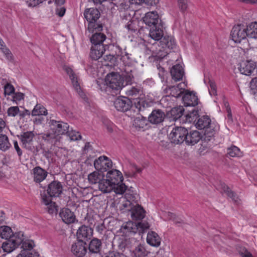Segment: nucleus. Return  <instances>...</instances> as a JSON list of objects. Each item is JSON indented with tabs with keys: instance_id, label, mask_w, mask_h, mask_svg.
I'll return each mask as SVG.
<instances>
[{
	"instance_id": "f257e3e1",
	"label": "nucleus",
	"mask_w": 257,
	"mask_h": 257,
	"mask_svg": "<svg viewBox=\"0 0 257 257\" xmlns=\"http://www.w3.org/2000/svg\"><path fill=\"white\" fill-rule=\"evenodd\" d=\"M164 24H159L151 27L149 32L150 37L156 41L160 40L159 42L154 44L157 45L158 48L153 50V52L158 59H163L167 56L171 50L176 46V43L173 38L169 36H164Z\"/></svg>"
},
{
	"instance_id": "f03ea898",
	"label": "nucleus",
	"mask_w": 257,
	"mask_h": 257,
	"mask_svg": "<svg viewBox=\"0 0 257 257\" xmlns=\"http://www.w3.org/2000/svg\"><path fill=\"white\" fill-rule=\"evenodd\" d=\"M84 16L88 23L86 34L93 33L94 31L102 30V24L97 23L100 14L97 9L92 8L86 9L84 12Z\"/></svg>"
},
{
	"instance_id": "7ed1b4c3",
	"label": "nucleus",
	"mask_w": 257,
	"mask_h": 257,
	"mask_svg": "<svg viewBox=\"0 0 257 257\" xmlns=\"http://www.w3.org/2000/svg\"><path fill=\"white\" fill-rule=\"evenodd\" d=\"M149 227L150 225L147 222L136 223L133 221H128L121 226L119 230L123 235L128 236L137 232L141 235Z\"/></svg>"
},
{
	"instance_id": "20e7f679",
	"label": "nucleus",
	"mask_w": 257,
	"mask_h": 257,
	"mask_svg": "<svg viewBox=\"0 0 257 257\" xmlns=\"http://www.w3.org/2000/svg\"><path fill=\"white\" fill-rule=\"evenodd\" d=\"M196 128L205 130L204 135L206 137H211L218 130L219 126L215 122H212L210 118L206 115L200 117L195 123Z\"/></svg>"
},
{
	"instance_id": "39448f33",
	"label": "nucleus",
	"mask_w": 257,
	"mask_h": 257,
	"mask_svg": "<svg viewBox=\"0 0 257 257\" xmlns=\"http://www.w3.org/2000/svg\"><path fill=\"white\" fill-rule=\"evenodd\" d=\"M105 82L107 87L115 91L120 90L124 86L123 77L116 72L108 74L105 78Z\"/></svg>"
},
{
	"instance_id": "423d86ee",
	"label": "nucleus",
	"mask_w": 257,
	"mask_h": 257,
	"mask_svg": "<svg viewBox=\"0 0 257 257\" xmlns=\"http://www.w3.org/2000/svg\"><path fill=\"white\" fill-rule=\"evenodd\" d=\"M249 25L246 26L242 24H239L234 26L231 32V36L232 40L235 43H240L242 40L248 38V29Z\"/></svg>"
},
{
	"instance_id": "0eeeda50",
	"label": "nucleus",
	"mask_w": 257,
	"mask_h": 257,
	"mask_svg": "<svg viewBox=\"0 0 257 257\" xmlns=\"http://www.w3.org/2000/svg\"><path fill=\"white\" fill-rule=\"evenodd\" d=\"M187 129L184 127L178 126L173 128L169 135V138L172 143L180 144L185 140Z\"/></svg>"
},
{
	"instance_id": "6e6552de",
	"label": "nucleus",
	"mask_w": 257,
	"mask_h": 257,
	"mask_svg": "<svg viewBox=\"0 0 257 257\" xmlns=\"http://www.w3.org/2000/svg\"><path fill=\"white\" fill-rule=\"evenodd\" d=\"M49 124L51 131H53L59 136L66 134L69 128L68 124L62 121L51 119Z\"/></svg>"
},
{
	"instance_id": "1a4fd4ad",
	"label": "nucleus",
	"mask_w": 257,
	"mask_h": 257,
	"mask_svg": "<svg viewBox=\"0 0 257 257\" xmlns=\"http://www.w3.org/2000/svg\"><path fill=\"white\" fill-rule=\"evenodd\" d=\"M113 104L118 111H126L129 113L133 110L131 101L125 97H119L116 98Z\"/></svg>"
},
{
	"instance_id": "9d476101",
	"label": "nucleus",
	"mask_w": 257,
	"mask_h": 257,
	"mask_svg": "<svg viewBox=\"0 0 257 257\" xmlns=\"http://www.w3.org/2000/svg\"><path fill=\"white\" fill-rule=\"evenodd\" d=\"M95 168L98 171H107L112 166V161L106 156H100L97 159H96L94 162Z\"/></svg>"
},
{
	"instance_id": "9b49d317",
	"label": "nucleus",
	"mask_w": 257,
	"mask_h": 257,
	"mask_svg": "<svg viewBox=\"0 0 257 257\" xmlns=\"http://www.w3.org/2000/svg\"><path fill=\"white\" fill-rule=\"evenodd\" d=\"M143 22L150 27H153L159 24H163L162 20L159 18L156 12H149L146 14L143 18Z\"/></svg>"
},
{
	"instance_id": "f8f14e48",
	"label": "nucleus",
	"mask_w": 257,
	"mask_h": 257,
	"mask_svg": "<svg viewBox=\"0 0 257 257\" xmlns=\"http://www.w3.org/2000/svg\"><path fill=\"white\" fill-rule=\"evenodd\" d=\"M64 70L67 74L69 76V78L71 80L72 84L75 90L81 97H83L84 94L81 91L77 75L74 73L73 70L69 67H65L64 68Z\"/></svg>"
},
{
	"instance_id": "ddd939ff",
	"label": "nucleus",
	"mask_w": 257,
	"mask_h": 257,
	"mask_svg": "<svg viewBox=\"0 0 257 257\" xmlns=\"http://www.w3.org/2000/svg\"><path fill=\"white\" fill-rule=\"evenodd\" d=\"M71 251L77 257H82L87 252L86 243L82 240H77L71 246Z\"/></svg>"
},
{
	"instance_id": "4468645a",
	"label": "nucleus",
	"mask_w": 257,
	"mask_h": 257,
	"mask_svg": "<svg viewBox=\"0 0 257 257\" xmlns=\"http://www.w3.org/2000/svg\"><path fill=\"white\" fill-rule=\"evenodd\" d=\"M248 42L252 48H257V23H251L248 29Z\"/></svg>"
},
{
	"instance_id": "2eb2a0df",
	"label": "nucleus",
	"mask_w": 257,
	"mask_h": 257,
	"mask_svg": "<svg viewBox=\"0 0 257 257\" xmlns=\"http://www.w3.org/2000/svg\"><path fill=\"white\" fill-rule=\"evenodd\" d=\"M93 230L91 227L85 225H82L77 231L78 240H82L84 242L85 240L90 239Z\"/></svg>"
},
{
	"instance_id": "dca6fc26",
	"label": "nucleus",
	"mask_w": 257,
	"mask_h": 257,
	"mask_svg": "<svg viewBox=\"0 0 257 257\" xmlns=\"http://www.w3.org/2000/svg\"><path fill=\"white\" fill-rule=\"evenodd\" d=\"M62 185L60 182L54 181L49 185L47 189V192L50 198L52 197H58L62 192Z\"/></svg>"
},
{
	"instance_id": "f3484780",
	"label": "nucleus",
	"mask_w": 257,
	"mask_h": 257,
	"mask_svg": "<svg viewBox=\"0 0 257 257\" xmlns=\"http://www.w3.org/2000/svg\"><path fill=\"white\" fill-rule=\"evenodd\" d=\"M106 178L113 186L116 185L118 183H121L123 181V176L121 173L115 169L109 171L107 173Z\"/></svg>"
},
{
	"instance_id": "a211bd4d",
	"label": "nucleus",
	"mask_w": 257,
	"mask_h": 257,
	"mask_svg": "<svg viewBox=\"0 0 257 257\" xmlns=\"http://www.w3.org/2000/svg\"><path fill=\"white\" fill-rule=\"evenodd\" d=\"M34 181L40 183L44 181L48 175V172L40 166L34 168L32 171Z\"/></svg>"
},
{
	"instance_id": "6ab92c4d",
	"label": "nucleus",
	"mask_w": 257,
	"mask_h": 257,
	"mask_svg": "<svg viewBox=\"0 0 257 257\" xmlns=\"http://www.w3.org/2000/svg\"><path fill=\"white\" fill-rule=\"evenodd\" d=\"M201 138L202 135L198 131H192L188 133L187 130L185 142L187 145L193 146L197 144Z\"/></svg>"
},
{
	"instance_id": "aec40b11",
	"label": "nucleus",
	"mask_w": 257,
	"mask_h": 257,
	"mask_svg": "<svg viewBox=\"0 0 257 257\" xmlns=\"http://www.w3.org/2000/svg\"><path fill=\"white\" fill-rule=\"evenodd\" d=\"M256 67L255 63L252 61H242L239 68L240 73L245 75H250Z\"/></svg>"
},
{
	"instance_id": "412c9836",
	"label": "nucleus",
	"mask_w": 257,
	"mask_h": 257,
	"mask_svg": "<svg viewBox=\"0 0 257 257\" xmlns=\"http://www.w3.org/2000/svg\"><path fill=\"white\" fill-rule=\"evenodd\" d=\"M164 112L160 109L152 111L148 117V120L152 123L158 124L162 122L165 118Z\"/></svg>"
},
{
	"instance_id": "4be33fe9",
	"label": "nucleus",
	"mask_w": 257,
	"mask_h": 257,
	"mask_svg": "<svg viewBox=\"0 0 257 257\" xmlns=\"http://www.w3.org/2000/svg\"><path fill=\"white\" fill-rule=\"evenodd\" d=\"M182 100L186 106H195L198 103L197 96L194 93L189 92L187 90L183 96Z\"/></svg>"
},
{
	"instance_id": "5701e85b",
	"label": "nucleus",
	"mask_w": 257,
	"mask_h": 257,
	"mask_svg": "<svg viewBox=\"0 0 257 257\" xmlns=\"http://www.w3.org/2000/svg\"><path fill=\"white\" fill-rule=\"evenodd\" d=\"M42 138L49 144L57 145L60 142L61 137L50 130L49 132L42 134Z\"/></svg>"
},
{
	"instance_id": "b1692460",
	"label": "nucleus",
	"mask_w": 257,
	"mask_h": 257,
	"mask_svg": "<svg viewBox=\"0 0 257 257\" xmlns=\"http://www.w3.org/2000/svg\"><path fill=\"white\" fill-rule=\"evenodd\" d=\"M59 215L63 221L67 224L74 222L75 216L73 212L68 208H63L61 210Z\"/></svg>"
},
{
	"instance_id": "393cba45",
	"label": "nucleus",
	"mask_w": 257,
	"mask_h": 257,
	"mask_svg": "<svg viewBox=\"0 0 257 257\" xmlns=\"http://www.w3.org/2000/svg\"><path fill=\"white\" fill-rule=\"evenodd\" d=\"M131 216L133 219L141 220L145 216V211L140 205L136 204L131 207Z\"/></svg>"
},
{
	"instance_id": "a878e982",
	"label": "nucleus",
	"mask_w": 257,
	"mask_h": 257,
	"mask_svg": "<svg viewBox=\"0 0 257 257\" xmlns=\"http://www.w3.org/2000/svg\"><path fill=\"white\" fill-rule=\"evenodd\" d=\"M101 31H94V32L90 33V34H93L90 37L92 45H103V42L106 39V36L103 33H101Z\"/></svg>"
},
{
	"instance_id": "bb28decb",
	"label": "nucleus",
	"mask_w": 257,
	"mask_h": 257,
	"mask_svg": "<svg viewBox=\"0 0 257 257\" xmlns=\"http://www.w3.org/2000/svg\"><path fill=\"white\" fill-rule=\"evenodd\" d=\"M170 73L172 79L175 81L182 80L184 75L183 69L179 64L173 66L170 70Z\"/></svg>"
},
{
	"instance_id": "cd10ccee",
	"label": "nucleus",
	"mask_w": 257,
	"mask_h": 257,
	"mask_svg": "<svg viewBox=\"0 0 257 257\" xmlns=\"http://www.w3.org/2000/svg\"><path fill=\"white\" fill-rule=\"evenodd\" d=\"M105 51L104 45H92L90 53V57L94 60H98Z\"/></svg>"
},
{
	"instance_id": "c85d7f7f",
	"label": "nucleus",
	"mask_w": 257,
	"mask_h": 257,
	"mask_svg": "<svg viewBox=\"0 0 257 257\" xmlns=\"http://www.w3.org/2000/svg\"><path fill=\"white\" fill-rule=\"evenodd\" d=\"M185 83H180L177 86H172L169 87V90H170V94L175 97H179L181 96V94L185 93L187 90L185 89L186 87Z\"/></svg>"
},
{
	"instance_id": "c756f323",
	"label": "nucleus",
	"mask_w": 257,
	"mask_h": 257,
	"mask_svg": "<svg viewBox=\"0 0 257 257\" xmlns=\"http://www.w3.org/2000/svg\"><path fill=\"white\" fill-rule=\"evenodd\" d=\"M35 136L33 132H27L24 133L21 136V140L25 148L31 149V143Z\"/></svg>"
},
{
	"instance_id": "7c9ffc66",
	"label": "nucleus",
	"mask_w": 257,
	"mask_h": 257,
	"mask_svg": "<svg viewBox=\"0 0 257 257\" xmlns=\"http://www.w3.org/2000/svg\"><path fill=\"white\" fill-rule=\"evenodd\" d=\"M114 186L107 179L102 178L98 183V189L103 193L110 192Z\"/></svg>"
},
{
	"instance_id": "2f4dec72",
	"label": "nucleus",
	"mask_w": 257,
	"mask_h": 257,
	"mask_svg": "<svg viewBox=\"0 0 257 257\" xmlns=\"http://www.w3.org/2000/svg\"><path fill=\"white\" fill-rule=\"evenodd\" d=\"M147 242L152 246L158 247L160 245L161 239L157 233L151 231L148 233Z\"/></svg>"
},
{
	"instance_id": "473e14b6",
	"label": "nucleus",
	"mask_w": 257,
	"mask_h": 257,
	"mask_svg": "<svg viewBox=\"0 0 257 257\" xmlns=\"http://www.w3.org/2000/svg\"><path fill=\"white\" fill-rule=\"evenodd\" d=\"M42 202L47 206V210L49 214L54 213L57 210L56 203L52 201L50 197L46 195L42 196Z\"/></svg>"
},
{
	"instance_id": "72a5a7b5",
	"label": "nucleus",
	"mask_w": 257,
	"mask_h": 257,
	"mask_svg": "<svg viewBox=\"0 0 257 257\" xmlns=\"http://www.w3.org/2000/svg\"><path fill=\"white\" fill-rule=\"evenodd\" d=\"M221 187L222 192L225 193L228 197L230 198L234 203L236 204L239 203L240 199L238 198V196L235 193L230 190L228 186H227L224 184H221Z\"/></svg>"
},
{
	"instance_id": "f704fd0d",
	"label": "nucleus",
	"mask_w": 257,
	"mask_h": 257,
	"mask_svg": "<svg viewBox=\"0 0 257 257\" xmlns=\"http://www.w3.org/2000/svg\"><path fill=\"white\" fill-rule=\"evenodd\" d=\"M26 237L23 232L19 231L13 233L11 239L13 241V242L18 247L19 245L22 244Z\"/></svg>"
},
{
	"instance_id": "c9c22d12",
	"label": "nucleus",
	"mask_w": 257,
	"mask_h": 257,
	"mask_svg": "<svg viewBox=\"0 0 257 257\" xmlns=\"http://www.w3.org/2000/svg\"><path fill=\"white\" fill-rule=\"evenodd\" d=\"M148 123V120L142 116L136 117L133 120V126L138 131L144 129Z\"/></svg>"
},
{
	"instance_id": "e433bc0d",
	"label": "nucleus",
	"mask_w": 257,
	"mask_h": 257,
	"mask_svg": "<svg viewBox=\"0 0 257 257\" xmlns=\"http://www.w3.org/2000/svg\"><path fill=\"white\" fill-rule=\"evenodd\" d=\"M103 175L98 171H94L88 176V180L90 183L94 184L99 183L103 178Z\"/></svg>"
},
{
	"instance_id": "4c0bfd02",
	"label": "nucleus",
	"mask_w": 257,
	"mask_h": 257,
	"mask_svg": "<svg viewBox=\"0 0 257 257\" xmlns=\"http://www.w3.org/2000/svg\"><path fill=\"white\" fill-rule=\"evenodd\" d=\"M101 247V242L100 240L97 238H94L89 243V249L90 251L93 253H98L99 252Z\"/></svg>"
},
{
	"instance_id": "58836bf2",
	"label": "nucleus",
	"mask_w": 257,
	"mask_h": 257,
	"mask_svg": "<svg viewBox=\"0 0 257 257\" xmlns=\"http://www.w3.org/2000/svg\"><path fill=\"white\" fill-rule=\"evenodd\" d=\"M13 234L12 230L11 227L8 226H2L0 227V237L3 239H11Z\"/></svg>"
},
{
	"instance_id": "ea45409f",
	"label": "nucleus",
	"mask_w": 257,
	"mask_h": 257,
	"mask_svg": "<svg viewBox=\"0 0 257 257\" xmlns=\"http://www.w3.org/2000/svg\"><path fill=\"white\" fill-rule=\"evenodd\" d=\"M47 114V110L40 104H36L31 112L32 116L46 115Z\"/></svg>"
},
{
	"instance_id": "a19ab883",
	"label": "nucleus",
	"mask_w": 257,
	"mask_h": 257,
	"mask_svg": "<svg viewBox=\"0 0 257 257\" xmlns=\"http://www.w3.org/2000/svg\"><path fill=\"white\" fill-rule=\"evenodd\" d=\"M11 146L8 137L3 134H0V150L6 151Z\"/></svg>"
},
{
	"instance_id": "79ce46f5",
	"label": "nucleus",
	"mask_w": 257,
	"mask_h": 257,
	"mask_svg": "<svg viewBox=\"0 0 257 257\" xmlns=\"http://www.w3.org/2000/svg\"><path fill=\"white\" fill-rule=\"evenodd\" d=\"M186 121L188 122H193L195 124L198 119V111L194 109L185 115Z\"/></svg>"
},
{
	"instance_id": "37998d69",
	"label": "nucleus",
	"mask_w": 257,
	"mask_h": 257,
	"mask_svg": "<svg viewBox=\"0 0 257 257\" xmlns=\"http://www.w3.org/2000/svg\"><path fill=\"white\" fill-rule=\"evenodd\" d=\"M17 247L11 239L4 242L2 245L3 250L8 253L12 252Z\"/></svg>"
},
{
	"instance_id": "c03bdc74",
	"label": "nucleus",
	"mask_w": 257,
	"mask_h": 257,
	"mask_svg": "<svg viewBox=\"0 0 257 257\" xmlns=\"http://www.w3.org/2000/svg\"><path fill=\"white\" fill-rule=\"evenodd\" d=\"M227 154L231 157H240L241 156V152L240 149L235 146H232L227 150Z\"/></svg>"
},
{
	"instance_id": "a18cd8bd",
	"label": "nucleus",
	"mask_w": 257,
	"mask_h": 257,
	"mask_svg": "<svg viewBox=\"0 0 257 257\" xmlns=\"http://www.w3.org/2000/svg\"><path fill=\"white\" fill-rule=\"evenodd\" d=\"M34 246L35 243L34 241L32 239L28 238V237H26L24 241L21 245V248L25 250H31Z\"/></svg>"
},
{
	"instance_id": "49530a36",
	"label": "nucleus",
	"mask_w": 257,
	"mask_h": 257,
	"mask_svg": "<svg viewBox=\"0 0 257 257\" xmlns=\"http://www.w3.org/2000/svg\"><path fill=\"white\" fill-rule=\"evenodd\" d=\"M0 49L5 55L6 58L9 61H11L13 60V56L11 52L6 47L5 45H4V42L3 41H0Z\"/></svg>"
},
{
	"instance_id": "de8ad7c7",
	"label": "nucleus",
	"mask_w": 257,
	"mask_h": 257,
	"mask_svg": "<svg viewBox=\"0 0 257 257\" xmlns=\"http://www.w3.org/2000/svg\"><path fill=\"white\" fill-rule=\"evenodd\" d=\"M134 252L136 257H145L147 255L145 247L141 244L136 247Z\"/></svg>"
},
{
	"instance_id": "09e8293b",
	"label": "nucleus",
	"mask_w": 257,
	"mask_h": 257,
	"mask_svg": "<svg viewBox=\"0 0 257 257\" xmlns=\"http://www.w3.org/2000/svg\"><path fill=\"white\" fill-rule=\"evenodd\" d=\"M67 136L69 137L71 141H77L82 139V137L78 132L75 130H68V132L66 133Z\"/></svg>"
},
{
	"instance_id": "8fccbe9b",
	"label": "nucleus",
	"mask_w": 257,
	"mask_h": 257,
	"mask_svg": "<svg viewBox=\"0 0 257 257\" xmlns=\"http://www.w3.org/2000/svg\"><path fill=\"white\" fill-rule=\"evenodd\" d=\"M183 108L180 106L173 108L171 111V113L174 118L178 119L183 116Z\"/></svg>"
},
{
	"instance_id": "3c124183",
	"label": "nucleus",
	"mask_w": 257,
	"mask_h": 257,
	"mask_svg": "<svg viewBox=\"0 0 257 257\" xmlns=\"http://www.w3.org/2000/svg\"><path fill=\"white\" fill-rule=\"evenodd\" d=\"M126 186L121 182L115 185L113 190L117 194H122L126 190Z\"/></svg>"
},
{
	"instance_id": "603ef678",
	"label": "nucleus",
	"mask_w": 257,
	"mask_h": 257,
	"mask_svg": "<svg viewBox=\"0 0 257 257\" xmlns=\"http://www.w3.org/2000/svg\"><path fill=\"white\" fill-rule=\"evenodd\" d=\"M20 109L18 106H11L7 110V114L9 116L15 117L19 115Z\"/></svg>"
},
{
	"instance_id": "864d4df0",
	"label": "nucleus",
	"mask_w": 257,
	"mask_h": 257,
	"mask_svg": "<svg viewBox=\"0 0 257 257\" xmlns=\"http://www.w3.org/2000/svg\"><path fill=\"white\" fill-rule=\"evenodd\" d=\"M167 217L168 219L172 220L174 223L178 225H180V224H182L183 222V220L181 218H178L176 217V215L171 212L167 213Z\"/></svg>"
},
{
	"instance_id": "5fc2aeb1",
	"label": "nucleus",
	"mask_w": 257,
	"mask_h": 257,
	"mask_svg": "<svg viewBox=\"0 0 257 257\" xmlns=\"http://www.w3.org/2000/svg\"><path fill=\"white\" fill-rule=\"evenodd\" d=\"M130 172L128 173L129 177H134L137 173H140L142 172V169L138 168L135 164H131L130 166Z\"/></svg>"
},
{
	"instance_id": "6e6d98bb",
	"label": "nucleus",
	"mask_w": 257,
	"mask_h": 257,
	"mask_svg": "<svg viewBox=\"0 0 257 257\" xmlns=\"http://www.w3.org/2000/svg\"><path fill=\"white\" fill-rule=\"evenodd\" d=\"M209 148L206 143L204 142L200 145L198 149V154L200 156L206 154L209 151Z\"/></svg>"
},
{
	"instance_id": "4d7b16f0",
	"label": "nucleus",
	"mask_w": 257,
	"mask_h": 257,
	"mask_svg": "<svg viewBox=\"0 0 257 257\" xmlns=\"http://www.w3.org/2000/svg\"><path fill=\"white\" fill-rule=\"evenodd\" d=\"M209 92L211 96L217 95L216 85L215 82L212 80L209 81Z\"/></svg>"
},
{
	"instance_id": "13d9d810",
	"label": "nucleus",
	"mask_w": 257,
	"mask_h": 257,
	"mask_svg": "<svg viewBox=\"0 0 257 257\" xmlns=\"http://www.w3.org/2000/svg\"><path fill=\"white\" fill-rule=\"evenodd\" d=\"M140 90L134 87H132L127 89L126 91V94L128 96L131 97V98H135L138 95Z\"/></svg>"
},
{
	"instance_id": "bf43d9fd",
	"label": "nucleus",
	"mask_w": 257,
	"mask_h": 257,
	"mask_svg": "<svg viewBox=\"0 0 257 257\" xmlns=\"http://www.w3.org/2000/svg\"><path fill=\"white\" fill-rule=\"evenodd\" d=\"M15 88L10 83H7L4 86V93L6 95H11L14 93Z\"/></svg>"
},
{
	"instance_id": "052dcab7",
	"label": "nucleus",
	"mask_w": 257,
	"mask_h": 257,
	"mask_svg": "<svg viewBox=\"0 0 257 257\" xmlns=\"http://www.w3.org/2000/svg\"><path fill=\"white\" fill-rule=\"evenodd\" d=\"M130 54L126 52H124L120 57V60L123 62L125 65H128L131 63V59L130 57Z\"/></svg>"
},
{
	"instance_id": "680f3d73",
	"label": "nucleus",
	"mask_w": 257,
	"mask_h": 257,
	"mask_svg": "<svg viewBox=\"0 0 257 257\" xmlns=\"http://www.w3.org/2000/svg\"><path fill=\"white\" fill-rule=\"evenodd\" d=\"M250 93L255 94L257 93V79H252L250 82Z\"/></svg>"
},
{
	"instance_id": "e2e57ef3",
	"label": "nucleus",
	"mask_w": 257,
	"mask_h": 257,
	"mask_svg": "<svg viewBox=\"0 0 257 257\" xmlns=\"http://www.w3.org/2000/svg\"><path fill=\"white\" fill-rule=\"evenodd\" d=\"M178 5L180 10L184 12L188 7L187 0H178Z\"/></svg>"
},
{
	"instance_id": "0e129e2a",
	"label": "nucleus",
	"mask_w": 257,
	"mask_h": 257,
	"mask_svg": "<svg viewBox=\"0 0 257 257\" xmlns=\"http://www.w3.org/2000/svg\"><path fill=\"white\" fill-rule=\"evenodd\" d=\"M13 94V100L17 103L18 101H21L24 98V94L21 92L14 93Z\"/></svg>"
},
{
	"instance_id": "69168bd1",
	"label": "nucleus",
	"mask_w": 257,
	"mask_h": 257,
	"mask_svg": "<svg viewBox=\"0 0 257 257\" xmlns=\"http://www.w3.org/2000/svg\"><path fill=\"white\" fill-rule=\"evenodd\" d=\"M134 198L135 196H132V198H130V200H127L124 203H123L122 206L124 209L131 211V207H132L134 205L133 204L132 202H131V200H132V201H134Z\"/></svg>"
},
{
	"instance_id": "338daca9",
	"label": "nucleus",
	"mask_w": 257,
	"mask_h": 257,
	"mask_svg": "<svg viewBox=\"0 0 257 257\" xmlns=\"http://www.w3.org/2000/svg\"><path fill=\"white\" fill-rule=\"evenodd\" d=\"M44 0H27L26 2L29 7H36L42 3Z\"/></svg>"
},
{
	"instance_id": "774afa93",
	"label": "nucleus",
	"mask_w": 257,
	"mask_h": 257,
	"mask_svg": "<svg viewBox=\"0 0 257 257\" xmlns=\"http://www.w3.org/2000/svg\"><path fill=\"white\" fill-rule=\"evenodd\" d=\"M239 254L242 257H253L252 254L245 248H243L242 250L240 251Z\"/></svg>"
}]
</instances>
